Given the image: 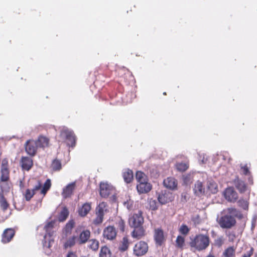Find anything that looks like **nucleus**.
I'll use <instances>...</instances> for the list:
<instances>
[{"label":"nucleus","mask_w":257,"mask_h":257,"mask_svg":"<svg viewBox=\"0 0 257 257\" xmlns=\"http://www.w3.org/2000/svg\"><path fill=\"white\" fill-rule=\"evenodd\" d=\"M128 246V241L126 237H123L122 238L121 244L119 247V249L121 250L124 251L126 250Z\"/></svg>","instance_id":"ea45409f"},{"label":"nucleus","mask_w":257,"mask_h":257,"mask_svg":"<svg viewBox=\"0 0 257 257\" xmlns=\"http://www.w3.org/2000/svg\"><path fill=\"white\" fill-rule=\"evenodd\" d=\"M163 94H164V95H166V92H164Z\"/></svg>","instance_id":"052dcab7"},{"label":"nucleus","mask_w":257,"mask_h":257,"mask_svg":"<svg viewBox=\"0 0 257 257\" xmlns=\"http://www.w3.org/2000/svg\"><path fill=\"white\" fill-rule=\"evenodd\" d=\"M21 165L24 170L29 171L33 166L32 159L28 157H23L21 159Z\"/></svg>","instance_id":"dca6fc26"},{"label":"nucleus","mask_w":257,"mask_h":257,"mask_svg":"<svg viewBox=\"0 0 257 257\" xmlns=\"http://www.w3.org/2000/svg\"><path fill=\"white\" fill-rule=\"evenodd\" d=\"M164 185L167 188L174 190L177 188V182L172 177H168L164 180Z\"/></svg>","instance_id":"2eb2a0df"},{"label":"nucleus","mask_w":257,"mask_h":257,"mask_svg":"<svg viewBox=\"0 0 257 257\" xmlns=\"http://www.w3.org/2000/svg\"><path fill=\"white\" fill-rule=\"evenodd\" d=\"M241 170L242 173L244 175H248L249 173L248 168L246 165L241 166Z\"/></svg>","instance_id":"49530a36"},{"label":"nucleus","mask_w":257,"mask_h":257,"mask_svg":"<svg viewBox=\"0 0 257 257\" xmlns=\"http://www.w3.org/2000/svg\"><path fill=\"white\" fill-rule=\"evenodd\" d=\"M99 257H111L110 250L107 247L104 246L101 247Z\"/></svg>","instance_id":"2f4dec72"},{"label":"nucleus","mask_w":257,"mask_h":257,"mask_svg":"<svg viewBox=\"0 0 257 257\" xmlns=\"http://www.w3.org/2000/svg\"><path fill=\"white\" fill-rule=\"evenodd\" d=\"M155 239L156 243L161 245L164 240L163 232L161 229H157L155 230Z\"/></svg>","instance_id":"5701e85b"},{"label":"nucleus","mask_w":257,"mask_h":257,"mask_svg":"<svg viewBox=\"0 0 257 257\" xmlns=\"http://www.w3.org/2000/svg\"><path fill=\"white\" fill-rule=\"evenodd\" d=\"M38 145V147L44 148L47 147L49 145V139L44 136H40L38 140L36 141Z\"/></svg>","instance_id":"412c9836"},{"label":"nucleus","mask_w":257,"mask_h":257,"mask_svg":"<svg viewBox=\"0 0 257 257\" xmlns=\"http://www.w3.org/2000/svg\"><path fill=\"white\" fill-rule=\"evenodd\" d=\"M9 179V171L8 168H1V181L2 182H5Z\"/></svg>","instance_id":"a878e982"},{"label":"nucleus","mask_w":257,"mask_h":257,"mask_svg":"<svg viewBox=\"0 0 257 257\" xmlns=\"http://www.w3.org/2000/svg\"><path fill=\"white\" fill-rule=\"evenodd\" d=\"M90 236V232L88 230H85L82 231L78 240L79 244L85 243L89 238Z\"/></svg>","instance_id":"a211bd4d"},{"label":"nucleus","mask_w":257,"mask_h":257,"mask_svg":"<svg viewBox=\"0 0 257 257\" xmlns=\"http://www.w3.org/2000/svg\"><path fill=\"white\" fill-rule=\"evenodd\" d=\"M51 181L50 179H47L44 184L42 189L41 190V193L45 195L47 191L50 189L51 187Z\"/></svg>","instance_id":"c9c22d12"},{"label":"nucleus","mask_w":257,"mask_h":257,"mask_svg":"<svg viewBox=\"0 0 257 257\" xmlns=\"http://www.w3.org/2000/svg\"><path fill=\"white\" fill-rule=\"evenodd\" d=\"M148 246L145 241H141L137 243L134 247V253L137 256H142L147 253Z\"/></svg>","instance_id":"423d86ee"},{"label":"nucleus","mask_w":257,"mask_h":257,"mask_svg":"<svg viewBox=\"0 0 257 257\" xmlns=\"http://www.w3.org/2000/svg\"><path fill=\"white\" fill-rule=\"evenodd\" d=\"M134 228V230L132 232L133 238L139 239L145 236V231L142 225Z\"/></svg>","instance_id":"ddd939ff"},{"label":"nucleus","mask_w":257,"mask_h":257,"mask_svg":"<svg viewBox=\"0 0 257 257\" xmlns=\"http://www.w3.org/2000/svg\"><path fill=\"white\" fill-rule=\"evenodd\" d=\"M234 184L235 187L238 190V191L240 193H243L246 191V184L243 181L239 179L238 178H237L234 180Z\"/></svg>","instance_id":"aec40b11"},{"label":"nucleus","mask_w":257,"mask_h":257,"mask_svg":"<svg viewBox=\"0 0 257 257\" xmlns=\"http://www.w3.org/2000/svg\"><path fill=\"white\" fill-rule=\"evenodd\" d=\"M180 231L183 234H186L189 231V229L186 225H183L180 228Z\"/></svg>","instance_id":"a18cd8bd"},{"label":"nucleus","mask_w":257,"mask_h":257,"mask_svg":"<svg viewBox=\"0 0 257 257\" xmlns=\"http://www.w3.org/2000/svg\"><path fill=\"white\" fill-rule=\"evenodd\" d=\"M207 188L211 193L215 194L218 191L217 185L213 181H209L207 183Z\"/></svg>","instance_id":"c85d7f7f"},{"label":"nucleus","mask_w":257,"mask_h":257,"mask_svg":"<svg viewBox=\"0 0 257 257\" xmlns=\"http://www.w3.org/2000/svg\"><path fill=\"white\" fill-rule=\"evenodd\" d=\"M134 177L133 171L128 169H126L123 172V178L124 181L127 183H130Z\"/></svg>","instance_id":"4be33fe9"},{"label":"nucleus","mask_w":257,"mask_h":257,"mask_svg":"<svg viewBox=\"0 0 257 257\" xmlns=\"http://www.w3.org/2000/svg\"><path fill=\"white\" fill-rule=\"evenodd\" d=\"M107 210V208L106 203L104 202H102L100 203L98 206L96 207V212L104 215Z\"/></svg>","instance_id":"cd10ccee"},{"label":"nucleus","mask_w":257,"mask_h":257,"mask_svg":"<svg viewBox=\"0 0 257 257\" xmlns=\"http://www.w3.org/2000/svg\"><path fill=\"white\" fill-rule=\"evenodd\" d=\"M1 207L4 209H6L8 206V203L7 202L6 200L4 199V198H3L1 201Z\"/></svg>","instance_id":"de8ad7c7"},{"label":"nucleus","mask_w":257,"mask_h":257,"mask_svg":"<svg viewBox=\"0 0 257 257\" xmlns=\"http://www.w3.org/2000/svg\"><path fill=\"white\" fill-rule=\"evenodd\" d=\"M20 187H24V184L22 181L20 182Z\"/></svg>","instance_id":"6e6d98bb"},{"label":"nucleus","mask_w":257,"mask_h":257,"mask_svg":"<svg viewBox=\"0 0 257 257\" xmlns=\"http://www.w3.org/2000/svg\"><path fill=\"white\" fill-rule=\"evenodd\" d=\"M192 178L193 177L191 174H188L183 176L184 182L186 185L191 182Z\"/></svg>","instance_id":"79ce46f5"},{"label":"nucleus","mask_w":257,"mask_h":257,"mask_svg":"<svg viewBox=\"0 0 257 257\" xmlns=\"http://www.w3.org/2000/svg\"><path fill=\"white\" fill-rule=\"evenodd\" d=\"M81 257H90L89 255H82L81 256Z\"/></svg>","instance_id":"13d9d810"},{"label":"nucleus","mask_w":257,"mask_h":257,"mask_svg":"<svg viewBox=\"0 0 257 257\" xmlns=\"http://www.w3.org/2000/svg\"><path fill=\"white\" fill-rule=\"evenodd\" d=\"M176 243L177 247L182 248L185 244L184 238L182 236H178L177 237Z\"/></svg>","instance_id":"e433bc0d"},{"label":"nucleus","mask_w":257,"mask_h":257,"mask_svg":"<svg viewBox=\"0 0 257 257\" xmlns=\"http://www.w3.org/2000/svg\"><path fill=\"white\" fill-rule=\"evenodd\" d=\"M129 223L131 226L136 227L142 225L144 223V218L142 216V213L140 211L133 214L129 219Z\"/></svg>","instance_id":"39448f33"},{"label":"nucleus","mask_w":257,"mask_h":257,"mask_svg":"<svg viewBox=\"0 0 257 257\" xmlns=\"http://www.w3.org/2000/svg\"><path fill=\"white\" fill-rule=\"evenodd\" d=\"M38 148V145L36 141L29 140L25 144L26 152L31 156L36 155Z\"/></svg>","instance_id":"0eeeda50"},{"label":"nucleus","mask_w":257,"mask_h":257,"mask_svg":"<svg viewBox=\"0 0 257 257\" xmlns=\"http://www.w3.org/2000/svg\"><path fill=\"white\" fill-rule=\"evenodd\" d=\"M190 244L191 247H194L198 250H202L208 246L209 238L206 235L200 234L196 235Z\"/></svg>","instance_id":"f03ea898"},{"label":"nucleus","mask_w":257,"mask_h":257,"mask_svg":"<svg viewBox=\"0 0 257 257\" xmlns=\"http://www.w3.org/2000/svg\"><path fill=\"white\" fill-rule=\"evenodd\" d=\"M96 215L95 218L93 220V223L95 225H98L102 222L104 215L96 212Z\"/></svg>","instance_id":"4c0bfd02"},{"label":"nucleus","mask_w":257,"mask_h":257,"mask_svg":"<svg viewBox=\"0 0 257 257\" xmlns=\"http://www.w3.org/2000/svg\"><path fill=\"white\" fill-rule=\"evenodd\" d=\"M222 216L218 220V223L222 228H230L236 223L235 217L241 218L242 215L236 208L230 207L223 210Z\"/></svg>","instance_id":"f257e3e1"},{"label":"nucleus","mask_w":257,"mask_h":257,"mask_svg":"<svg viewBox=\"0 0 257 257\" xmlns=\"http://www.w3.org/2000/svg\"><path fill=\"white\" fill-rule=\"evenodd\" d=\"M193 190L195 194L198 196H201L205 192V188L203 187L202 182L199 181L195 184Z\"/></svg>","instance_id":"6ab92c4d"},{"label":"nucleus","mask_w":257,"mask_h":257,"mask_svg":"<svg viewBox=\"0 0 257 257\" xmlns=\"http://www.w3.org/2000/svg\"><path fill=\"white\" fill-rule=\"evenodd\" d=\"M224 196L228 201L230 202H235L238 198L237 192L232 187H228L225 190Z\"/></svg>","instance_id":"6e6552de"},{"label":"nucleus","mask_w":257,"mask_h":257,"mask_svg":"<svg viewBox=\"0 0 257 257\" xmlns=\"http://www.w3.org/2000/svg\"><path fill=\"white\" fill-rule=\"evenodd\" d=\"M5 167V168H8V162L6 160H4L2 161V167Z\"/></svg>","instance_id":"864d4df0"},{"label":"nucleus","mask_w":257,"mask_h":257,"mask_svg":"<svg viewBox=\"0 0 257 257\" xmlns=\"http://www.w3.org/2000/svg\"><path fill=\"white\" fill-rule=\"evenodd\" d=\"M235 247L233 246H229L224 250L222 255L223 257H235Z\"/></svg>","instance_id":"393cba45"},{"label":"nucleus","mask_w":257,"mask_h":257,"mask_svg":"<svg viewBox=\"0 0 257 257\" xmlns=\"http://www.w3.org/2000/svg\"><path fill=\"white\" fill-rule=\"evenodd\" d=\"M238 205L245 210H247L248 208V202L244 199H240L238 201Z\"/></svg>","instance_id":"58836bf2"},{"label":"nucleus","mask_w":257,"mask_h":257,"mask_svg":"<svg viewBox=\"0 0 257 257\" xmlns=\"http://www.w3.org/2000/svg\"><path fill=\"white\" fill-rule=\"evenodd\" d=\"M55 222L51 221L45 225L44 228L46 232V235L44 236V239L43 241V244L44 247L50 248L54 242V238L53 237L54 231H52Z\"/></svg>","instance_id":"7ed1b4c3"},{"label":"nucleus","mask_w":257,"mask_h":257,"mask_svg":"<svg viewBox=\"0 0 257 257\" xmlns=\"http://www.w3.org/2000/svg\"><path fill=\"white\" fill-rule=\"evenodd\" d=\"M117 232L113 226H108L104 228L103 235L104 238L108 240H113L116 236Z\"/></svg>","instance_id":"9d476101"},{"label":"nucleus","mask_w":257,"mask_h":257,"mask_svg":"<svg viewBox=\"0 0 257 257\" xmlns=\"http://www.w3.org/2000/svg\"><path fill=\"white\" fill-rule=\"evenodd\" d=\"M189 165L187 163H178L176 164V169L181 172L186 171L188 168Z\"/></svg>","instance_id":"72a5a7b5"},{"label":"nucleus","mask_w":257,"mask_h":257,"mask_svg":"<svg viewBox=\"0 0 257 257\" xmlns=\"http://www.w3.org/2000/svg\"><path fill=\"white\" fill-rule=\"evenodd\" d=\"M42 187V185L41 183L39 181H38L37 184L34 187L33 190H34V192L36 191L37 190H40Z\"/></svg>","instance_id":"8fccbe9b"},{"label":"nucleus","mask_w":257,"mask_h":257,"mask_svg":"<svg viewBox=\"0 0 257 257\" xmlns=\"http://www.w3.org/2000/svg\"><path fill=\"white\" fill-rule=\"evenodd\" d=\"M74 225L73 220H70L66 225L64 231L66 232V235L70 234L71 232V230Z\"/></svg>","instance_id":"f704fd0d"},{"label":"nucleus","mask_w":257,"mask_h":257,"mask_svg":"<svg viewBox=\"0 0 257 257\" xmlns=\"http://www.w3.org/2000/svg\"><path fill=\"white\" fill-rule=\"evenodd\" d=\"M91 209V204L89 203L84 204L79 209V214L81 216L86 215Z\"/></svg>","instance_id":"b1692460"},{"label":"nucleus","mask_w":257,"mask_h":257,"mask_svg":"<svg viewBox=\"0 0 257 257\" xmlns=\"http://www.w3.org/2000/svg\"><path fill=\"white\" fill-rule=\"evenodd\" d=\"M193 220L195 223L197 224H199L201 222V219L198 215L193 217Z\"/></svg>","instance_id":"3c124183"},{"label":"nucleus","mask_w":257,"mask_h":257,"mask_svg":"<svg viewBox=\"0 0 257 257\" xmlns=\"http://www.w3.org/2000/svg\"><path fill=\"white\" fill-rule=\"evenodd\" d=\"M52 168L55 171H58L61 169V163L58 160H54L52 164Z\"/></svg>","instance_id":"a19ab883"},{"label":"nucleus","mask_w":257,"mask_h":257,"mask_svg":"<svg viewBox=\"0 0 257 257\" xmlns=\"http://www.w3.org/2000/svg\"><path fill=\"white\" fill-rule=\"evenodd\" d=\"M172 194L169 191L162 192L158 196V200L162 204H165L173 200Z\"/></svg>","instance_id":"f8f14e48"},{"label":"nucleus","mask_w":257,"mask_h":257,"mask_svg":"<svg viewBox=\"0 0 257 257\" xmlns=\"http://www.w3.org/2000/svg\"><path fill=\"white\" fill-rule=\"evenodd\" d=\"M219 241V242H221V239L219 238L218 240H217L216 241Z\"/></svg>","instance_id":"bf43d9fd"},{"label":"nucleus","mask_w":257,"mask_h":257,"mask_svg":"<svg viewBox=\"0 0 257 257\" xmlns=\"http://www.w3.org/2000/svg\"><path fill=\"white\" fill-rule=\"evenodd\" d=\"M137 189L139 193H146L152 189V185L147 180L140 182L137 186Z\"/></svg>","instance_id":"9b49d317"},{"label":"nucleus","mask_w":257,"mask_h":257,"mask_svg":"<svg viewBox=\"0 0 257 257\" xmlns=\"http://www.w3.org/2000/svg\"><path fill=\"white\" fill-rule=\"evenodd\" d=\"M136 178L139 183L147 180L145 174L141 171H138L136 174Z\"/></svg>","instance_id":"473e14b6"},{"label":"nucleus","mask_w":257,"mask_h":257,"mask_svg":"<svg viewBox=\"0 0 257 257\" xmlns=\"http://www.w3.org/2000/svg\"><path fill=\"white\" fill-rule=\"evenodd\" d=\"M75 188V182H72L68 184L64 189L62 193L64 198L70 197Z\"/></svg>","instance_id":"4468645a"},{"label":"nucleus","mask_w":257,"mask_h":257,"mask_svg":"<svg viewBox=\"0 0 257 257\" xmlns=\"http://www.w3.org/2000/svg\"><path fill=\"white\" fill-rule=\"evenodd\" d=\"M118 226L121 231H123L124 229V222L123 220H120L118 222Z\"/></svg>","instance_id":"09e8293b"},{"label":"nucleus","mask_w":257,"mask_h":257,"mask_svg":"<svg viewBox=\"0 0 257 257\" xmlns=\"http://www.w3.org/2000/svg\"><path fill=\"white\" fill-rule=\"evenodd\" d=\"M68 215L69 211L68 209L66 207H64L58 216L59 221H64L66 219Z\"/></svg>","instance_id":"7c9ffc66"},{"label":"nucleus","mask_w":257,"mask_h":257,"mask_svg":"<svg viewBox=\"0 0 257 257\" xmlns=\"http://www.w3.org/2000/svg\"><path fill=\"white\" fill-rule=\"evenodd\" d=\"M113 187L107 183L100 184V195L103 198L107 197L113 191Z\"/></svg>","instance_id":"1a4fd4ad"},{"label":"nucleus","mask_w":257,"mask_h":257,"mask_svg":"<svg viewBox=\"0 0 257 257\" xmlns=\"http://www.w3.org/2000/svg\"><path fill=\"white\" fill-rule=\"evenodd\" d=\"M252 250L253 249L251 248L249 252L244 254L243 257H250L252 253Z\"/></svg>","instance_id":"5fc2aeb1"},{"label":"nucleus","mask_w":257,"mask_h":257,"mask_svg":"<svg viewBox=\"0 0 257 257\" xmlns=\"http://www.w3.org/2000/svg\"><path fill=\"white\" fill-rule=\"evenodd\" d=\"M15 235V231L11 228H8L5 230L2 237V242H9Z\"/></svg>","instance_id":"f3484780"},{"label":"nucleus","mask_w":257,"mask_h":257,"mask_svg":"<svg viewBox=\"0 0 257 257\" xmlns=\"http://www.w3.org/2000/svg\"><path fill=\"white\" fill-rule=\"evenodd\" d=\"M150 207L151 209L155 210L157 209V203L155 200L150 199L149 201Z\"/></svg>","instance_id":"c03bdc74"},{"label":"nucleus","mask_w":257,"mask_h":257,"mask_svg":"<svg viewBox=\"0 0 257 257\" xmlns=\"http://www.w3.org/2000/svg\"><path fill=\"white\" fill-rule=\"evenodd\" d=\"M35 192H34V190L27 189L26 190V193H25V198L27 201H29L31 198L34 195Z\"/></svg>","instance_id":"37998d69"},{"label":"nucleus","mask_w":257,"mask_h":257,"mask_svg":"<svg viewBox=\"0 0 257 257\" xmlns=\"http://www.w3.org/2000/svg\"><path fill=\"white\" fill-rule=\"evenodd\" d=\"M207 257H215L213 255L210 254L207 256Z\"/></svg>","instance_id":"4d7b16f0"},{"label":"nucleus","mask_w":257,"mask_h":257,"mask_svg":"<svg viewBox=\"0 0 257 257\" xmlns=\"http://www.w3.org/2000/svg\"><path fill=\"white\" fill-rule=\"evenodd\" d=\"M66 257H77V255L75 252L70 251L68 252Z\"/></svg>","instance_id":"603ef678"},{"label":"nucleus","mask_w":257,"mask_h":257,"mask_svg":"<svg viewBox=\"0 0 257 257\" xmlns=\"http://www.w3.org/2000/svg\"><path fill=\"white\" fill-rule=\"evenodd\" d=\"M60 137L62 140L69 141L68 145L73 147L75 144V138L73 133L66 127H63L61 131Z\"/></svg>","instance_id":"20e7f679"},{"label":"nucleus","mask_w":257,"mask_h":257,"mask_svg":"<svg viewBox=\"0 0 257 257\" xmlns=\"http://www.w3.org/2000/svg\"><path fill=\"white\" fill-rule=\"evenodd\" d=\"M88 246L93 250H96L99 247V241L94 239H90L88 241Z\"/></svg>","instance_id":"c756f323"},{"label":"nucleus","mask_w":257,"mask_h":257,"mask_svg":"<svg viewBox=\"0 0 257 257\" xmlns=\"http://www.w3.org/2000/svg\"><path fill=\"white\" fill-rule=\"evenodd\" d=\"M77 236H72L67 239L64 244L65 248H67L73 246L76 243Z\"/></svg>","instance_id":"bb28decb"}]
</instances>
